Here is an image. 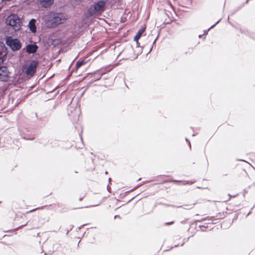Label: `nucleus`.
<instances>
[{
	"label": "nucleus",
	"mask_w": 255,
	"mask_h": 255,
	"mask_svg": "<svg viewBox=\"0 0 255 255\" xmlns=\"http://www.w3.org/2000/svg\"><path fill=\"white\" fill-rule=\"evenodd\" d=\"M66 19L63 13L50 11L46 16L45 24L48 28H53L64 23Z\"/></svg>",
	"instance_id": "obj_1"
},
{
	"label": "nucleus",
	"mask_w": 255,
	"mask_h": 255,
	"mask_svg": "<svg viewBox=\"0 0 255 255\" xmlns=\"http://www.w3.org/2000/svg\"><path fill=\"white\" fill-rule=\"evenodd\" d=\"M106 3L107 1L105 0H99L95 2L88 8L86 13V17L90 18L96 15H101L105 10Z\"/></svg>",
	"instance_id": "obj_2"
},
{
	"label": "nucleus",
	"mask_w": 255,
	"mask_h": 255,
	"mask_svg": "<svg viewBox=\"0 0 255 255\" xmlns=\"http://www.w3.org/2000/svg\"><path fill=\"white\" fill-rule=\"evenodd\" d=\"M21 18L16 14L9 15L5 19L6 25L10 26L14 31H16L21 28Z\"/></svg>",
	"instance_id": "obj_3"
},
{
	"label": "nucleus",
	"mask_w": 255,
	"mask_h": 255,
	"mask_svg": "<svg viewBox=\"0 0 255 255\" xmlns=\"http://www.w3.org/2000/svg\"><path fill=\"white\" fill-rule=\"evenodd\" d=\"M5 44L13 52L20 50L22 47V43L17 38H13L11 36H6L5 38Z\"/></svg>",
	"instance_id": "obj_4"
},
{
	"label": "nucleus",
	"mask_w": 255,
	"mask_h": 255,
	"mask_svg": "<svg viewBox=\"0 0 255 255\" xmlns=\"http://www.w3.org/2000/svg\"><path fill=\"white\" fill-rule=\"evenodd\" d=\"M0 64V80L3 82H7L10 78V72L6 66Z\"/></svg>",
	"instance_id": "obj_5"
},
{
	"label": "nucleus",
	"mask_w": 255,
	"mask_h": 255,
	"mask_svg": "<svg viewBox=\"0 0 255 255\" xmlns=\"http://www.w3.org/2000/svg\"><path fill=\"white\" fill-rule=\"evenodd\" d=\"M7 48L3 42L0 41V64H2L7 58Z\"/></svg>",
	"instance_id": "obj_6"
},
{
	"label": "nucleus",
	"mask_w": 255,
	"mask_h": 255,
	"mask_svg": "<svg viewBox=\"0 0 255 255\" xmlns=\"http://www.w3.org/2000/svg\"><path fill=\"white\" fill-rule=\"evenodd\" d=\"M38 63L36 60H31L26 70V73L27 75H32L36 72V67Z\"/></svg>",
	"instance_id": "obj_7"
},
{
	"label": "nucleus",
	"mask_w": 255,
	"mask_h": 255,
	"mask_svg": "<svg viewBox=\"0 0 255 255\" xmlns=\"http://www.w3.org/2000/svg\"><path fill=\"white\" fill-rule=\"evenodd\" d=\"M38 46L35 44H28L26 47V51L28 54H32L35 53L38 49Z\"/></svg>",
	"instance_id": "obj_8"
},
{
	"label": "nucleus",
	"mask_w": 255,
	"mask_h": 255,
	"mask_svg": "<svg viewBox=\"0 0 255 255\" xmlns=\"http://www.w3.org/2000/svg\"><path fill=\"white\" fill-rule=\"evenodd\" d=\"M36 20L34 18H32L30 20L28 24V27L30 31L33 33H35L36 32L37 27L36 26Z\"/></svg>",
	"instance_id": "obj_9"
},
{
	"label": "nucleus",
	"mask_w": 255,
	"mask_h": 255,
	"mask_svg": "<svg viewBox=\"0 0 255 255\" xmlns=\"http://www.w3.org/2000/svg\"><path fill=\"white\" fill-rule=\"evenodd\" d=\"M110 3L112 6L116 8H122V6L124 5L123 0H110Z\"/></svg>",
	"instance_id": "obj_10"
},
{
	"label": "nucleus",
	"mask_w": 255,
	"mask_h": 255,
	"mask_svg": "<svg viewBox=\"0 0 255 255\" xmlns=\"http://www.w3.org/2000/svg\"><path fill=\"white\" fill-rule=\"evenodd\" d=\"M37 1L43 7H48L54 2V0H37Z\"/></svg>",
	"instance_id": "obj_11"
},
{
	"label": "nucleus",
	"mask_w": 255,
	"mask_h": 255,
	"mask_svg": "<svg viewBox=\"0 0 255 255\" xmlns=\"http://www.w3.org/2000/svg\"><path fill=\"white\" fill-rule=\"evenodd\" d=\"M145 28H146L145 27H141L140 29H139L138 30L136 35L134 36V38H133L134 41H137V40L139 39V38H140L142 33L145 31Z\"/></svg>",
	"instance_id": "obj_12"
},
{
	"label": "nucleus",
	"mask_w": 255,
	"mask_h": 255,
	"mask_svg": "<svg viewBox=\"0 0 255 255\" xmlns=\"http://www.w3.org/2000/svg\"><path fill=\"white\" fill-rule=\"evenodd\" d=\"M87 62L85 60H79L76 62L75 69L77 70L82 66L85 65Z\"/></svg>",
	"instance_id": "obj_13"
},
{
	"label": "nucleus",
	"mask_w": 255,
	"mask_h": 255,
	"mask_svg": "<svg viewBox=\"0 0 255 255\" xmlns=\"http://www.w3.org/2000/svg\"><path fill=\"white\" fill-rule=\"evenodd\" d=\"M104 74V73H100V74H95L94 76H92L91 77V78H92L91 82H93L96 81L100 80Z\"/></svg>",
	"instance_id": "obj_14"
},
{
	"label": "nucleus",
	"mask_w": 255,
	"mask_h": 255,
	"mask_svg": "<svg viewBox=\"0 0 255 255\" xmlns=\"http://www.w3.org/2000/svg\"><path fill=\"white\" fill-rule=\"evenodd\" d=\"M205 220H211L212 221H214L215 220V216H208L205 218H202L199 220H197L195 222H201L202 221H205Z\"/></svg>",
	"instance_id": "obj_15"
},
{
	"label": "nucleus",
	"mask_w": 255,
	"mask_h": 255,
	"mask_svg": "<svg viewBox=\"0 0 255 255\" xmlns=\"http://www.w3.org/2000/svg\"><path fill=\"white\" fill-rule=\"evenodd\" d=\"M171 181L172 182H176V183H181L182 182V181L181 180H172ZM194 182H193V181H183V185H186V184H192L194 183Z\"/></svg>",
	"instance_id": "obj_16"
},
{
	"label": "nucleus",
	"mask_w": 255,
	"mask_h": 255,
	"mask_svg": "<svg viewBox=\"0 0 255 255\" xmlns=\"http://www.w3.org/2000/svg\"><path fill=\"white\" fill-rule=\"evenodd\" d=\"M224 217H225V213L224 212L219 213L217 214L216 217H215V220L223 219Z\"/></svg>",
	"instance_id": "obj_17"
},
{
	"label": "nucleus",
	"mask_w": 255,
	"mask_h": 255,
	"mask_svg": "<svg viewBox=\"0 0 255 255\" xmlns=\"http://www.w3.org/2000/svg\"><path fill=\"white\" fill-rule=\"evenodd\" d=\"M244 6V4H242L241 6H239L237 7V8H236L234 10L232 14H234V13H235L237 11H239Z\"/></svg>",
	"instance_id": "obj_18"
},
{
	"label": "nucleus",
	"mask_w": 255,
	"mask_h": 255,
	"mask_svg": "<svg viewBox=\"0 0 255 255\" xmlns=\"http://www.w3.org/2000/svg\"><path fill=\"white\" fill-rule=\"evenodd\" d=\"M193 52L192 48H188L187 50L185 52V54H187L189 53V54H191Z\"/></svg>",
	"instance_id": "obj_19"
},
{
	"label": "nucleus",
	"mask_w": 255,
	"mask_h": 255,
	"mask_svg": "<svg viewBox=\"0 0 255 255\" xmlns=\"http://www.w3.org/2000/svg\"><path fill=\"white\" fill-rule=\"evenodd\" d=\"M158 36L157 35V37H156L155 38V39H154V40L153 41V43H152V47L150 48V50H149V51L148 53L150 52V51H151V50H152V48H153V45H154V44H155V42H156V39H157V38H158Z\"/></svg>",
	"instance_id": "obj_20"
},
{
	"label": "nucleus",
	"mask_w": 255,
	"mask_h": 255,
	"mask_svg": "<svg viewBox=\"0 0 255 255\" xmlns=\"http://www.w3.org/2000/svg\"><path fill=\"white\" fill-rule=\"evenodd\" d=\"M199 227L200 229H201V228H203L206 229L208 228V225H207V224H205V225H199Z\"/></svg>",
	"instance_id": "obj_21"
},
{
	"label": "nucleus",
	"mask_w": 255,
	"mask_h": 255,
	"mask_svg": "<svg viewBox=\"0 0 255 255\" xmlns=\"http://www.w3.org/2000/svg\"><path fill=\"white\" fill-rule=\"evenodd\" d=\"M174 223V221H171V222H169L165 223V225L166 226H169V225L173 224Z\"/></svg>",
	"instance_id": "obj_22"
},
{
	"label": "nucleus",
	"mask_w": 255,
	"mask_h": 255,
	"mask_svg": "<svg viewBox=\"0 0 255 255\" xmlns=\"http://www.w3.org/2000/svg\"><path fill=\"white\" fill-rule=\"evenodd\" d=\"M221 19L219 20L218 21H217L215 24H214L213 25H212L209 28V29H210L211 28H213L217 23H218L220 21Z\"/></svg>",
	"instance_id": "obj_23"
},
{
	"label": "nucleus",
	"mask_w": 255,
	"mask_h": 255,
	"mask_svg": "<svg viewBox=\"0 0 255 255\" xmlns=\"http://www.w3.org/2000/svg\"><path fill=\"white\" fill-rule=\"evenodd\" d=\"M43 207H44V206H42L41 207H38V208H37L33 209L31 210L30 211H29V212H32L33 211H35L37 209H42Z\"/></svg>",
	"instance_id": "obj_24"
},
{
	"label": "nucleus",
	"mask_w": 255,
	"mask_h": 255,
	"mask_svg": "<svg viewBox=\"0 0 255 255\" xmlns=\"http://www.w3.org/2000/svg\"><path fill=\"white\" fill-rule=\"evenodd\" d=\"M139 40H137V41H135L136 42V47H140V43L138 42Z\"/></svg>",
	"instance_id": "obj_25"
},
{
	"label": "nucleus",
	"mask_w": 255,
	"mask_h": 255,
	"mask_svg": "<svg viewBox=\"0 0 255 255\" xmlns=\"http://www.w3.org/2000/svg\"><path fill=\"white\" fill-rule=\"evenodd\" d=\"M185 140L188 143V144H189V146L190 148H191V143H190L189 140L188 138H185Z\"/></svg>",
	"instance_id": "obj_26"
},
{
	"label": "nucleus",
	"mask_w": 255,
	"mask_h": 255,
	"mask_svg": "<svg viewBox=\"0 0 255 255\" xmlns=\"http://www.w3.org/2000/svg\"><path fill=\"white\" fill-rule=\"evenodd\" d=\"M107 190H108V191L109 192H110V190L111 189V187H110V186L109 185H107Z\"/></svg>",
	"instance_id": "obj_27"
},
{
	"label": "nucleus",
	"mask_w": 255,
	"mask_h": 255,
	"mask_svg": "<svg viewBox=\"0 0 255 255\" xmlns=\"http://www.w3.org/2000/svg\"><path fill=\"white\" fill-rule=\"evenodd\" d=\"M185 206L187 207L186 208H184V209H187L188 210V209H189L191 208V207L189 208L190 205H186Z\"/></svg>",
	"instance_id": "obj_28"
},
{
	"label": "nucleus",
	"mask_w": 255,
	"mask_h": 255,
	"mask_svg": "<svg viewBox=\"0 0 255 255\" xmlns=\"http://www.w3.org/2000/svg\"><path fill=\"white\" fill-rule=\"evenodd\" d=\"M250 0H246V2L244 3V5L246 4H248L249 3Z\"/></svg>",
	"instance_id": "obj_29"
},
{
	"label": "nucleus",
	"mask_w": 255,
	"mask_h": 255,
	"mask_svg": "<svg viewBox=\"0 0 255 255\" xmlns=\"http://www.w3.org/2000/svg\"><path fill=\"white\" fill-rule=\"evenodd\" d=\"M201 229V231L202 232H204V231H205V229H204V228H201V229Z\"/></svg>",
	"instance_id": "obj_30"
},
{
	"label": "nucleus",
	"mask_w": 255,
	"mask_h": 255,
	"mask_svg": "<svg viewBox=\"0 0 255 255\" xmlns=\"http://www.w3.org/2000/svg\"><path fill=\"white\" fill-rule=\"evenodd\" d=\"M117 218H120V216L119 215H115L114 216V219H116Z\"/></svg>",
	"instance_id": "obj_31"
},
{
	"label": "nucleus",
	"mask_w": 255,
	"mask_h": 255,
	"mask_svg": "<svg viewBox=\"0 0 255 255\" xmlns=\"http://www.w3.org/2000/svg\"><path fill=\"white\" fill-rule=\"evenodd\" d=\"M85 225H86V224H83V225H81V226H80V227H78V229H79V230H80V229H81V227H83V226H85Z\"/></svg>",
	"instance_id": "obj_32"
},
{
	"label": "nucleus",
	"mask_w": 255,
	"mask_h": 255,
	"mask_svg": "<svg viewBox=\"0 0 255 255\" xmlns=\"http://www.w3.org/2000/svg\"><path fill=\"white\" fill-rule=\"evenodd\" d=\"M202 36H203V35H202V34L199 35V38H201Z\"/></svg>",
	"instance_id": "obj_33"
},
{
	"label": "nucleus",
	"mask_w": 255,
	"mask_h": 255,
	"mask_svg": "<svg viewBox=\"0 0 255 255\" xmlns=\"http://www.w3.org/2000/svg\"><path fill=\"white\" fill-rule=\"evenodd\" d=\"M178 246H179V245H178H178H175V246H174V248L177 247H178Z\"/></svg>",
	"instance_id": "obj_34"
},
{
	"label": "nucleus",
	"mask_w": 255,
	"mask_h": 255,
	"mask_svg": "<svg viewBox=\"0 0 255 255\" xmlns=\"http://www.w3.org/2000/svg\"><path fill=\"white\" fill-rule=\"evenodd\" d=\"M240 31L241 33H243V31L242 29H241V28L240 29Z\"/></svg>",
	"instance_id": "obj_35"
},
{
	"label": "nucleus",
	"mask_w": 255,
	"mask_h": 255,
	"mask_svg": "<svg viewBox=\"0 0 255 255\" xmlns=\"http://www.w3.org/2000/svg\"><path fill=\"white\" fill-rule=\"evenodd\" d=\"M185 241H184V242L181 244V246H183V245L185 244Z\"/></svg>",
	"instance_id": "obj_36"
},
{
	"label": "nucleus",
	"mask_w": 255,
	"mask_h": 255,
	"mask_svg": "<svg viewBox=\"0 0 255 255\" xmlns=\"http://www.w3.org/2000/svg\"><path fill=\"white\" fill-rule=\"evenodd\" d=\"M82 199H83V198H82V197H81V198H79V200H80V201H82Z\"/></svg>",
	"instance_id": "obj_37"
},
{
	"label": "nucleus",
	"mask_w": 255,
	"mask_h": 255,
	"mask_svg": "<svg viewBox=\"0 0 255 255\" xmlns=\"http://www.w3.org/2000/svg\"><path fill=\"white\" fill-rule=\"evenodd\" d=\"M204 34H207V31H206V30H205V31H204Z\"/></svg>",
	"instance_id": "obj_38"
},
{
	"label": "nucleus",
	"mask_w": 255,
	"mask_h": 255,
	"mask_svg": "<svg viewBox=\"0 0 255 255\" xmlns=\"http://www.w3.org/2000/svg\"><path fill=\"white\" fill-rule=\"evenodd\" d=\"M111 180V178H109V182H110V181Z\"/></svg>",
	"instance_id": "obj_39"
},
{
	"label": "nucleus",
	"mask_w": 255,
	"mask_h": 255,
	"mask_svg": "<svg viewBox=\"0 0 255 255\" xmlns=\"http://www.w3.org/2000/svg\"><path fill=\"white\" fill-rule=\"evenodd\" d=\"M34 139V137L29 138V139H30V140H32V139Z\"/></svg>",
	"instance_id": "obj_40"
},
{
	"label": "nucleus",
	"mask_w": 255,
	"mask_h": 255,
	"mask_svg": "<svg viewBox=\"0 0 255 255\" xmlns=\"http://www.w3.org/2000/svg\"><path fill=\"white\" fill-rule=\"evenodd\" d=\"M225 2H224V8L225 7Z\"/></svg>",
	"instance_id": "obj_41"
},
{
	"label": "nucleus",
	"mask_w": 255,
	"mask_h": 255,
	"mask_svg": "<svg viewBox=\"0 0 255 255\" xmlns=\"http://www.w3.org/2000/svg\"><path fill=\"white\" fill-rule=\"evenodd\" d=\"M195 135V133H194V134H192V136H194Z\"/></svg>",
	"instance_id": "obj_42"
},
{
	"label": "nucleus",
	"mask_w": 255,
	"mask_h": 255,
	"mask_svg": "<svg viewBox=\"0 0 255 255\" xmlns=\"http://www.w3.org/2000/svg\"><path fill=\"white\" fill-rule=\"evenodd\" d=\"M80 241L78 242V246H79V244H80Z\"/></svg>",
	"instance_id": "obj_43"
},
{
	"label": "nucleus",
	"mask_w": 255,
	"mask_h": 255,
	"mask_svg": "<svg viewBox=\"0 0 255 255\" xmlns=\"http://www.w3.org/2000/svg\"><path fill=\"white\" fill-rule=\"evenodd\" d=\"M142 53V50H141V51H140L139 53L140 54V53Z\"/></svg>",
	"instance_id": "obj_44"
},
{
	"label": "nucleus",
	"mask_w": 255,
	"mask_h": 255,
	"mask_svg": "<svg viewBox=\"0 0 255 255\" xmlns=\"http://www.w3.org/2000/svg\"><path fill=\"white\" fill-rule=\"evenodd\" d=\"M131 200H132V199H130V200H129L128 201V202H130V201H131Z\"/></svg>",
	"instance_id": "obj_45"
},
{
	"label": "nucleus",
	"mask_w": 255,
	"mask_h": 255,
	"mask_svg": "<svg viewBox=\"0 0 255 255\" xmlns=\"http://www.w3.org/2000/svg\"><path fill=\"white\" fill-rule=\"evenodd\" d=\"M105 173H106V174H107V173H108V172H107V171H106Z\"/></svg>",
	"instance_id": "obj_46"
},
{
	"label": "nucleus",
	"mask_w": 255,
	"mask_h": 255,
	"mask_svg": "<svg viewBox=\"0 0 255 255\" xmlns=\"http://www.w3.org/2000/svg\"><path fill=\"white\" fill-rule=\"evenodd\" d=\"M44 255H46V253H45V254H44Z\"/></svg>",
	"instance_id": "obj_47"
}]
</instances>
